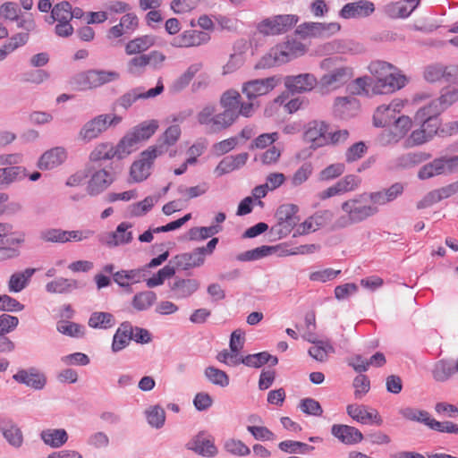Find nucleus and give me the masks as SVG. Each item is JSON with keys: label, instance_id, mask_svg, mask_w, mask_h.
<instances>
[{"label": "nucleus", "instance_id": "0e129e2a", "mask_svg": "<svg viewBox=\"0 0 458 458\" xmlns=\"http://www.w3.org/2000/svg\"><path fill=\"white\" fill-rule=\"evenodd\" d=\"M220 104L224 109L230 110L239 115L238 108L241 104V95L237 91L228 90L222 95Z\"/></svg>", "mask_w": 458, "mask_h": 458}, {"label": "nucleus", "instance_id": "4be33fe9", "mask_svg": "<svg viewBox=\"0 0 458 458\" xmlns=\"http://www.w3.org/2000/svg\"><path fill=\"white\" fill-rule=\"evenodd\" d=\"M374 11L375 5L372 2L358 1L344 4L339 15L344 19H360L369 17Z\"/></svg>", "mask_w": 458, "mask_h": 458}, {"label": "nucleus", "instance_id": "37998d69", "mask_svg": "<svg viewBox=\"0 0 458 458\" xmlns=\"http://www.w3.org/2000/svg\"><path fill=\"white\" fill-rule=\"evenodd\" d=\"M276 47L280 48L281 56L287 58V62L305 53L304 45L297 40H287L284 44L276 46Z\"/></svg>", "mask_w": 458, "mask_h": 458}, {"label": "nucleus", "instance_id": "c85d7f7f", "mask_svg": "<svg viewBox=\"0 0 458 458\" xmlns=\"http://www.w3.org/2000/svg\"><path fill=\"white\" fill-rule=\"evenodd\" d=\"M156 43V37L152 35H143L129 40L124 47L125 54L128 55H142Z\"/></svg>", "mask_w": 458, "mask_h": 458}, {"label": "nucleus", "instance_id": "6e6552de", "mask_svg": "<svg viewBox=\"0 0 458 458\" xmlns=\"http://www.w3.org/2000/svg\"><path fill=\"white\" fill-rule=\"evenodd\" d=\"M281 82V77L271 76L264 79L249 81L242 85V93L251 100L266 95L273 90Z\"/></svg>", "mask_w": 458, "mask_h": 458}, {"label": "nucleus", "instance_id": "ea45409f", "mask_svg": "<svg viewBox=\"0 0 458 458\" xmlns=\"http://www.w3.org/2000/svg\"><path fill=\"white\" fill-rule=\"evenodd\" d=\"M35 272V268H26L22 272L13 274L8 282L9 291L11 293H19L22 291L28 285Z\"/></svg>", "mask_w": 458, "mask_h": 458}, {"label": "nucleus", "instance_id": "4c0bfd02", "mask_svg": "<svg viewBox=\"0 0 458 458\" xmlns=\"http://www.w3.org/2000/svg\"><path fill=\"white\" fill-rule=\"evenodd\" d=\"M456 101H458V88L446 87L442 89L440 97L431 101L429 104H431L434 108L444 112Z\"/></svg>", "mask_w": 458, "mask_h": 458}, {"label": "nucleus", "instance_id": "c756f323", "mask_svg": "<svg viewBox=\"0 0 458 458\" xmlns=\"http://www.w3.org/2000/svg\"><path fill=\"white\" fill-rule=\"evenodd\" d=\"M131 227V225L129 223L123 222L119 224L114 232L106 234L105 242L109 247L130 243L132 240V233L127 232V230Z\"/></svg>", "mask_w": 458, "mask_h": 458}, {"label": "nucleus", "instance_id": "393cba45", "mask_svg": "<svg viewBox=\"0 0 458 458\" xmlns=\"http://www.w3.org/2000/svg\"><path fill=\"white\" fill-rule=\"evenodd\" d=\"M331 434L344 445H352L361 442L362 433L355 427L344 424H334Z\"/></svg>", "mask_w": 458, "mask_h": 458}, {"label": "nucleus", "instance_id": "b1692460", "mask_svg": "<svg viewBox=\"0 0 458 458\" xmlns=\"http://www.w3.org/2000/svg\"><path fill=\"white\" fill-rule=\"evenodd\" d=\"M317 84V79L310 73H302L295 76H287L284 85L291 93H302L311 90Z\"/></svg>", "mask_w": 458, "mask_h": 458}, {"label": "nucleus", "instance_id": "e433bc0d", "mask_svg": "<svg viewBox=\"0 0 458 458\" xmlns=\"http://www.w3.org/2000/svg\"><path fill=\"white\" fill-rule=\"evenodd\" d=\"M191 445L190 448L202 456L213 457L217 454V449L214 443L209 439H206L202 432L195 437Z\"/></svg>", "mask_w": 458, "mask_h": 458}, {"label": "nucleus", "instance_id": "a878e982", "mask_svg": "<svg viewBox=\"0 0 458 458\" xmlns=\"http://www.w3.org/2000/svg\"><path fill=\"white\" fill-rule=\"evenodd\" d=\"M352 76V70L347 67H338L324 74L319 81L322 87L336 89L347 82Z\"/></svg>", "mask_w": 458, "mask_h": 458}, {"label": "nucleus", "instance_id": "a18cd8bd", "mask_svg": "<svg viewBox=\"0 0 458 458\" xmlns=\"http://www.w3.org/2000/svg\"><path fill=\"white\" fill-rule=\"evenodd\" d=\"M157 294L153 291H143L136 293L131 301L132 307L138 311L148 310L156 301Z\"/></svg>", "mask_w": 458, "mask_h": 458}, {"label": "nucleus", "instance_id": "1a4fd4ad", "mask_svg": "<svg viewBox=\"0 0 458 458\" xmlns=\"http://www.w3.org/2000/svg\"><path fill=\"white\" fill-rule=\"evenodd\" d=\"M442 112L434 108L431 104L420 108L414 117L416 123H420L431 139L437 134L441 124L439 114Z\"/></svg>", "mask_w": 458, "mask_h": 458}, {"label": "nucleus", "instance_id": "7ed1b4c3", "mask_svg": "<svg viewBox=\"0 0 458 458\" xmlns=\"http://www.w3.org/2000/svg\"><path fill=\"white\" fill-rule=\"evenodd\" d=\"M118 72L104 69H89L72 75L68 84L72 90L87 91L97 89L106 84L120 80Z\"/></svg>", "mask_w": 458, "mask_h": 458}, {"label": "nucleus", "instance_id": "4d7b16f0", "mask_svg": "<svg viewBox=\"0 0 458 458\" xmlns=\"http://www.w3.org/2000/svg\"><path fill=\"white\" fill-rule=\"evenodd\" d=\"M175 268L173 264H170V261L167 265H165L163 268L159 269L157 274H155L152 277L147 279L146 284L148 288H154L156 286L161 285L164 284L166 278H170L175 274Z\"/></svg>", "mask_w": 458, "mask_h": 458}, {"label": "nucleus", "instance_id": "8fccbe9b", "mask_svg": "<svg viewBox=\"0 0 458 458\" xmlns=\"http://www.w3.org/2000/svg\"><path fill=\"white\" fill-rule=\"evenodd\" d=\"M222 231V226L213 225L210 226L192 227L189 230V240L203 241Z\"/></svg>", "mask_w": 458, "mask_h": 458}, {"label": "nucleus", "instance_id": "473e14b6", "mask_svg": "<svg viewBox=\"0 0 458 458\" xmlns=\"http://www.w3.org/2000/svg\"><path fill=\"white\" fill-rule=\"evenodd\" d=\"M40 438L45 445L59 448L68 441V433L64 428H47L40 432Z\"/></svg>", "mask_w": 458, "mask_h": 458}, {"label": "nucleus", "instance_id": "680f3d73", "mask_svg": "<svg viewBox=\"0 0 458 458\" xmlns=\"http://www.w3.org/2000/svg\"><path fill=\"white\" fill-rule=\"evenodd\" d=\"M157 199L152 196L146 197L143 200L133 203L128 207L131 216H142L146 215L157 202Z\"/></svg>", "mask_w": 458, "mask_h": 458}, {"label": "nucleus", "instance_id": "412c9836", "mask_svg": "<svg viewBox=\"0 0 458 458\" xmlns=\"http://www.w3.org/2000/svg\"><path fill=\"white\" fill-rule=\"evenodd\" d=\"M202 249H194L191 252H184L173 257L170 264H173L175 270H188L193 267H199L205 262L202 255Z\"/></svg>", "mask_w": 458, "mask_h": 458}, {"label": "nucleus", "instance_id": "5701e85b", "mask_svg": "<svg viewBox=\"0 0 458 458\" xmlns=\"http://www.w3.org/2000/svg\"><path fill=\"white\" fill-rule=\"evenodd\" d=\"M66 158V149L64 147H55L40 156L37 166L40 170H52L64 163Z\"/></svg>", "mask_w": 458, "mask_h": 458}, {"label": "nucleus", "instance_id": "bf43d9fd", "mask_svg": "<svg viewBox=\"0 0 458 458\" xmlns=\"http://www.w3.org/2000/svg\"><path fill=\"white\" fill-rule=\"evenodd\" d=\"M275 250L274 247L262 245L255 249L242 252L237 256V259L240 261H252L262 259L272 254Z\"/></svg>", "mask_w": 458, "mask_h": 458}, {"label": "nucleus", "instance_id": "79ce46f5", "mask_svg": "<svg viewBox=\"0 0 458 458\" xmlns=\"http://www.w3.org/2000/svg\"><path fill=\"white\" fill-rule=\"evenodd\" d=\"M373 78L363 76L348 84L347 90L352 95L369 96L370 92L373 94Z\"/></svg>", "mask_w": 458, "mask_h": 458}, {"label": "nucleus", "instance_id": "774afa93", "mask_svg": "<svg viewBox=\"0 0 458 458\" xmlns=\"http://www.w3.org/2000/svg\"><path fill=\"white\" fill-rule=\"evenodd\" d=\"M57 331L71 337H82L85 335V327L80 324L62 321L57 324Z\"/></svg>", "mask_w": 458, "mask_h": 458}, {"label": "nucleus", "instance_id": "69168bd1", "mask_svg": "<svg viewBox=\"0 0 458 458\" xmlns=\"http://www.w3.org/2000/svg\"><path fill=\"white\" fill-rule=\"evenodd\" d=\"M204 374L205 377L214 385L221 387H225L229 385L230 380L228 375L219 369L209 366L206 368Z\"/></svg>", "mask_w": 458, "mask_h": 458}, {"label": "nucleus", "instance_id": "20e7f679", "mask_svg": "<svg viewBox=\"0 0 458 458\" xmlns=\"http://www.w3.org/2000/svg\"><path fill=\"white\" fill-rule=\"evenodd\" d=\"M89 170L93 172L88 182L87 192L90 196H97L104 192L117 179L123 167L112 163L109 166L102 168L92 165Z\"/></svg>", "mask_w": 458, "mask_h": 458}, {"label": "nucleus", "instance_id": "13d9d810", "mask_svg": "<svg viewBox=\"0 0 458 458\" xmlns=\"http://www.w3.org/2000/svg\"><path fill=\"white\" fill-rule=\"evenodd\" d=\"M51 19L52 22H70L72 19V14H71V4L68 1H63L61 3L56 4L51 12Z\"/></svg>", "mask_w": 458, "mask_h": 458}, {"label": "nucleus", "instance_id": "a211bd4d", "mask_svg": "<svg viewBox=\"0 0 458 458\" xmlns=\"http://www.w3.org/2000/svg\"><path fill=\"white\" fill-rule=\"evenodd\" d=\"M13 379L17 383L23 384L35 390H41L45 387L47 378L43 373H40L36 368L31 367L28 369H21L13 376Z\"/></svg>", "mask_w": 458, "mask_h": 458}, {"label": "nucleus", "instance_id": "cd10ccee", "mask_svg": "<svg viewBox=\"0 0 458 458\" xmlns=\"http://www.w3.org/2000/svg\"><path fill=\"white\" fill-rule=\"evenodd\" d=\"M181 135V128L179 125H171L159 137L157 144L149 147L151 149H155V153L158 156L167 151L170 146L176 143Z\"/></svg>", "mask_w": 458, "mask_h": 458}, {"label": "nucleus", "instance_id": "c9c22d12", "mask_svg": "<svg viewBox=\"0 0 458 458\" xmlns=\"http://www.w3.org/2000/svg\"><path fill=\"white\" fill-rule=\"evenodd\" d=\"M201 68L202 64L199 63L191 64L181 76L172 82L170 90L174 93H179L183 90Z\"/></svg>", "mask_w": 458, "mask_h": 458}, {"label": "nucleus", "instance_id": "f257e3e1", "mask_svg": "<svg viewBox=\"0 0 458 458\" xmlns=\"http://www.w3.org/2000/svg\"><path fill=\"white\" fill-rule=\"evenodd\" d=\"M341 209L344 213L335 220L331 231H337L361 223L378 212V208L369 203L367 193L356 195L344 201Z\"/></svg>", "mask_w": 458, "mask_h": 458}, {"label": "nucleus", "instance_id": "dca6fc26", "mask_svg": "<svg viewBox=\"0 0 458 458\" xmlns=\"http://www.w3.org/2000/svg\"><path fill=\"white\" fill-rule=\"evenodd\" d=\"M199 285L197 279L175 277L174 282L169 283L170 297L175 300L187 299L198 291Z\"/></svg>", "mask_w": 458, "mask_h": 458}, {"label": "nucleus", "instance_id": "2eb2a0df", "mask_svg": "<svg viewBox=\"0 0 458 458\" xmlns=\"http://www.w3.org/2000/svg\"><path fill=\"white\" fill-rule=\"evenodd\" d=\"M328 125L325 122L312 121L308 123L304 132V139L310 142V148L317 149L318 148L328 145L327 137Z\"/></svg>", "mask_w": 458, "mask_h": 458}, {"label": "nucleus", "instance_id": "72a5a7b5", "mask_svg": "<svg viewBox=\"0 0 458 458\" xmlns=\"http://www.w3.org/2000/svg\"><path fill=\"white\" fill-rule=\"evenodd\" d=\"M248 157L249 154L247 152L240 153L236 156H227L219 162L216 172H217L219 175H223L239 169L246 164Z\"/></svg>", "mask_w": 458, "mask_h": 458}, {"label": "nucleus", "instance_id": "49530a36", "mask_svg": "<svg viewBox=\"0 0 458 458\" xmlns=\"http://www.w3.org/2000/svg\"><path fill=\"white\" fill-rule=\"evenodd\" d=\"M88 324L92 328L108 329L115 324V319L109 312L96 311L90 315Z\"/></svg>", "mask_w": 458, "mask_h": 458}, {"label": "nucleus", "instance_id": "c03bdc74", "mask_svg": "<svg viewBox=\"0 0 458 458\" xmlns=\"http://www.w3.org/2000/svg\"><path fill=\"white\" fill-rule=\"evenodd\" d=\"M210 39L207 32L200 30H186L181 35V47H195L207 43Z\"/></svg>", "mask_w": 458, "mask_h": 458}, {"label": "nucleus", "instance_id": "603ef678", "mask_svg": "<svg viewBox=\"0 0 458 458\" xmlns=\"http://www.w3.org/2000/svg\"><path fill=\"white\" fill-rule=\"evenodd\" d=\"M148 66L145 54L138 55L126 63V72L133 77H140L145 73Z\"/></svg>", "mask_w": 458, "mask_h": 458}, {"label": "nucleus", "instance_id": "9d476101", "mask_svg": "<svg viewBox=\"0 0 458 458\" xmlns=\"http://www.w3.org/2000/svg\"><path fill=\"white\" fill-rule=\"evenodd\" d=\"M155 149L148 148L141 152L140 158L132 163L130 174L134 182H140L150 175V169L154 160L158 157Z\"/></svg>", "mask_w": 458, "mask_h": 458}, {"label": "nucleus", "instance_id": "864d4df0", "mask_svg": "<svg viewBox=\"0 0 458 458\" xmlns=\"http://www.w3.org/2000/svg\"><path fill=\"white\" fill-rule=\"evenodd\" d=\"M279 50L280 48H277L276 47L272 48L268 54L265 55L259 61V63L255 65V68L266 69L287 63V58L282 57Z\"/></svg>", "mask_w": 458, "mask_h": 458}, {"label": "nucleus", "instance_id": "4468645a", "mask_svg": "<svg viewBox=\"0 0 458 458\" xmlns=\"http://www.w3.org/2000/svg\"><path fill=\"white\" fill-rule=\"evenodd\" d=\"M340 29L337 22H305L299 26L297 32L303 37L329 38Z\"/></svg>", "mask_w": 458, "mask_h": 458}, {"label": "nucleus", "instance_id": "ddd939ff", "mask_svg": "<svg viewBox=\"0 0 458 458\" xmlns=\"http://www.w3.org/2000/svg\"><path fill=\"white\" fill-rule=\"evenodd\" d=\"M452 157H442L424 165L418 173L420 180H427L440 174H448L455 172L454 165L451 164Z\"/></svg>", "mask_w": 458, "mask_h": 458}, {"label": "nucleus", "instance_id": "0eeeda50", "mask_svg": "<svg viewBox=\"0 0 458 458\" xmlns=\"http://www.w3.org/2000/svg\"><path fill=\"white\" fill-rule=\"evenodd\" d=\"M298 16L293 14L276 15L272 18L263 20L258 24L259 33L268 35H278L291 30L297 22Z\"/></svg>", "mask_w": 458, "mask_h": 458}, {"label": "nucleus", "instance_id": "bb28decb", "mask_svg": "<svg viewBox=\"0 0 458 458\" xmlns=\"http://www.w3.org/2000/svg\"><path fill=\"white\" fill-rule=\"evenodd\" d=\"M132 333L133 327L131 323L129 321L123 322L113 336L112 352L116 353L126 348L131 341Z\"/></svg>", "mask_w": 458, "mask_h": 458}, {"label": "nucleus", "instance_id": "2f4dec72", "mask_svg": "<svg viewBox=\"0 0 458 458\" xmlns=\"http://www.w3.org/2000/svg\"><path fill=\"white\" fill-rule=\"evenodd\" d=\"M454 376V358L442 359L434 364L432 369V377L437 382H446Z\"/></svg>", "mask_w": 458, "mask_h": 458}, {"label": "nucleus", "instance_id": "5fc2aeb1", "mask_svg": "<svg viewBox=\"0 0 458 458\" xmlns=\"http://www.w3.org/2000/svg\"><path fill=\"white\" fill-rule=\"evenodd\" d=\"M114 157L113 145L108 142L100 143L89 154V160L93 164L102 160H110Z\"/></svg>", "mask_w": 458, "mask_h": 458}, {"label": "nucleus", "instance_id": "39448f33", "mask_svg": "<svg viewBox=\"0 0 458 458\" xmlns=\"http://www.w3.org/2000/svg\"><path fill=\"white\" fill-rule=\"evenodd\" d=\"M299 208L294 204H283L276 212L277 224L271 229L279 238L287 236L297 225L300 217L297 216Z\"/></svg>", "mask_w": 458, "mask_h": 458}, {"label": "nucleus", "instance_id": "a19ab883", "mask_svg": "<svg viewBox=\"0 0 458 458\" xmlns=\"http://www.w3.org/2000/svg\"><path fill=\"white\" fill-rule=\"evenodd\" d=\"M157 128L158 122L157 120L145 121L134 127L130 134L134 136L135 142L139 143L140 140L149 139L156 132Z\"/></svg>", "mask_w": 458, "mask_h": 458}, {"label": "nucleus", "instance_id": "f8f14e48", "mask_svg": "<svg viewBox=\"0 0 458 458\" xmlns=\"http://www.w3.org/2000/svg\"><path fill=\"white\" fill-rule=\"evenodd\" d=\"M109 114H99L86 122L78 133V139L88 143L107 130Z\"/></svg>", "mask_w": 458, "mask_h": 458}, {"label": "nucleus", "instance_id": "6e6d98bb", "mask_svg": "<svg viewBox=\"0 0 458 458\" xmlns=\"http://www.w3.org/2000/svg\"><path fill=\"white\" fill-rule=\"evenodd\" d=\"M148 423L155 428H161L165 421V411L160 405L149 407L145 411Z\"/></svg>", "mask_w": 458, "mask_h": 458}, {"label": "nucleus", "instance_id": "052dcab7", "mask_svg": "<svg viewBox=\"0 0 458 458\" xmlns=\"http://www.w3.org/2000/svg\"><path fill=\"white\" fill-rule=\"evenodd\" d=\"M39 239L50 243H66V230L60 228H47L39 233Z\"/></svg>", "mask_w": 458, "mask_h": 458}, {"label": "nucleus", "instance_id": "f3484780", "mask_svg": "<svg viewBox=\"0 0 458 458\" xmlns=\"http://www.w3.org/2000/svg\"><path fill=\"white\" fill-rule=\"evenodd\" d=\"M392 126L394 127L393 131H384L379 135L378 141L381 145L397 142L411 129V120L409 116L399 115Z\"/></svg>", "mask_w": 458, "mask_h": 458}, {"label": "nucleus", "instance_id": "de8ad7c7", "mask_svg": "<svg viewBox=\"0 0 458 458\" xmlns=\"http://www.w3.org/2000/svg\"><path fill=\"white\" fill-rule=\"evenodd\" d=\"M133 137L134 136H131L129 132L120 140V141L115 147L113 146V152L114 154V157L122 159L134 150L138 143L135 142Z\"/></svg>", "mask_w": 458, "mask_h": 458}, {"label": "nucleus", "instance_id": "9b49d317", "mask_svg": "<svg viewBox=\"0 0 458 458\" xmlns=\"http://www.w3.org/2000/svg\"><path fill=\"white\" fill-rule=\"evenodd\" d=\"M24 233L13 232L0 237V260L15 259L20 256V245L24 242Z\"/></svg>", "mask_w": 458, "mask_h": 458}, {"label": "nucleus", "instance_id": "338daca9", "mask_svg": "<svg viewBox=\"0 0 458 458\" xmlns=\"http://www.w3.org/2000/svg\"><path fill=\"white\" fill-rule=\"evenodd\" d=\"M384 13L390 19H405L409 17L407 4L401 2H391L384 6Z\"/></svg>", "mask_w": 458, "mask_h": 458}, {"label": "nucleus", "instance_id": "58836bf2", "mask_svg": "<svg viewBox=\"0 0 458 458\" xmlns=\"http://www.w3.org/2000/svg\"><path fill=\"white\" fill-rule=\"evenodd\" d=\"M79 287L81 285L78 281L64 277H58L46 284L47 292L60 294L71 293Z\"/></svg>", "mask_w": 458, "mask_h": 458}, {"label": "nucleus", "instance_id": "3c124183", "mask_svg": "<svg viewBox=\"0 0 458 458\" xmlns=\"http://www.w3.org/2000/svg\"><path fill=\"white\" fill-rule=\"evenodd\" d=\"M310 342L314 343L315 345L309 349V354L318 361H325L329 352H334V347L328 342L318 341L309 338Z\"/></svg>", "mask_w": 458, "mask_h": 458}, {"label": "nucleus", "instance_id": "6ab92c4d", "mask_svg": "<svg viewBox=\"0 0 458 458\" xmlns=\"http://www.w3.org/2000/svg\"><path fill=\"white\" fill-rule=\"evenodd\" d=\"M403 104L400 102L378 106L373 115V123L377 127H388L397 120V114L400 113Z\"/></svg>", "mask_w": 458, "mask_h": 458}, {"label": "nucleus", "instance_id": "09e8293b", "mask_svg": "<svg viewBox=\"0 0 458 458\" xmlns=\"http://www.w3.org/2000/svg\"><path fill=\"white\" fill-rule=\"evenodd\" d=\"M238 117V114L225 109L224 112L216 114L214 116L212 133H216L222 130L227 129L236 121Z\"/></svg>", "mask_w": 458, "mask_h": 458}, {"label": "nucleus", "instance_id": "f704fd0d", "mask_svg": "<svg viewBox=\"0 0 458 458\" xmlns=\"http://www.w3.org/2000/svg\"><path fill=\"white\" fill-rule=\"evenodd\" d=\"M0 430L6 441L14 447H20L23 442V435L21 428L11 420H4L0 423Z\"/></svg>", "mask_w": 458, "mask_h": 458}, {"label": "nucleus", "instance_id": "f03ea898", "mask_svg": "<svg viewBox=\"0 0 458 458\" xmlns=\"http://www.w3.org/2000/svg\"><path fill=\"white\" fill-rule=\"evenodd\" d=\"M373 75V94H389L404 87L406 77L395 72V68L384 61H374L369 65Z\"/></svg>", "mask_w": 458, "mask_h": 458}, {"label": "nucleus", "instance_id": "7c9ffc66", "mask_svg": "<svg viewBox=\"0 0 458 458\" xmlns=\"http://www.w3.org/2000/svg\"><path fill=\"white\" fill-rule=\"evenodd\" d=\"M28 176L24 166H6L0 168V186L7 188L15 182H20Z\"/></svg>", "mask_w": 458, "mask_h": 458}, {"label": "nucleus", "instance_id": "aec40b11", "mask_svg": "<svg viewBox=\"0 0 458 458\" xmlns=\"http://www.w3.org/2000/svg\"><path fill=\"white\" fill-rule=\"evenodd\" d=\"M346 412L353 420L360 424H376L380 426L383 422L376 410L369 411L368 407L362 404H348Z\"/></svg>", "mask_w": 458, "mask_h": 458}, {"label": "nucleus", "instance_id": "e2e57ef3", "mask_svg": "<svg viewBox=\"0 0 458 458\" xmlns=\"http://www.w3.org/2000/svg\"><path fill=\"white\" fill-rule=\"evenodd\" d=\"M400 414L409 420L418 421L425 424L428 427V423H430L433 420L430 418V415L427 411L418 410L411 407L402 409L400 411Z\"/></svg>", "mask_w": 458, "mask_h": 458}, {"label": "nucleus", "instance_id": "423d86ee", "mask_svg": "<svg viewBox=\"0 0 458 458\" xmlns=\"http://www.w3.org/2000/svg\"><path fill=\"white\" fill-rule=\"evenodd\" d=\"M164 91V85L159 79L155 88L145 90L143 87L132 88L120 96L114 103V108L120 106L128 110L137 100L154 98Z\"/></svg>", "mask_w": 458, "mask_h": 458}]
</instances>
